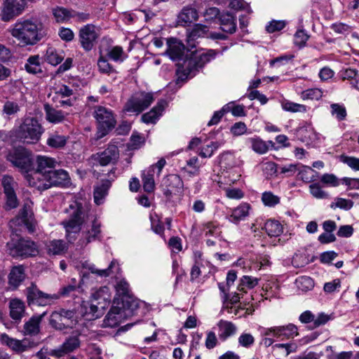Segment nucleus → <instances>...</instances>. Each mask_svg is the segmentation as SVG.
Masks as SVG:
<instances>
[{
  "label": "nucleus",
  "mask_w": 359,
  "mask_h": 359,
  "mask_svg": "<svg viewBox=\"0 0 359 359\" xmlns=\"http://www.w3.org/2000/svg\"><path fill=\"white\" fill-rule=\"evenodd\" d=\"M332 114L335 115L336 118L339 121L345 119L346 116V111L344 107L339 105V104H332L331 105Z\"/></svg>",
  "instance_id": "obj_63"
},
{
  "label": "nucleus",
  "mask_w": 359,
  "mask_h": 359,
  "mask_svg": "<svg viewBox=\"0 0 359 359\" xmlns=\"http://www.w3.org/2000/svg\"><path fill=\"white\" fill-rule=\"evenodd\" d=\"M264 229L271 237H278L283 232V225L276 219L267 220L264 224Z\"/></svg>",
  "instance_id": "obj_42"
},
{
  "label": "nucleus",
  "mask_w": 359,
  "mask_h": 359,
  "mask_svg": "<svg viewBox=\"0 0 359 359\" xmlns=\"http://www.w3.org/2000/svg\"><path fill=\"white\" fill-rule=\"evenodd\" d=\"M101 237V223L97 219H94L89 229L82 232V238L79 242L81 245H86L88 243L99 240Z\"/></svg>",
  "instance_id": "obj_21"
},
{
  "label": "nucleus",
  "mask_w": 359,
  "mask_h": 359,
  "mask_svg": "<svg viewBox=\"0 0 359 359\" xmlns=\"http://www.w3.org/2000/svg\"><path fill=\"white\" fill-rule=\"evenodd\" d=\"M25 178L30 187L39 191H44L50 188V182L48 179V172L33 171L31 174L27 173Z\"/></svg>",
  "instance_id": "obj_17"
},
{
  "label": "nucleus",
  "mask_w": 359,
  "mask_h": 359,
  "mask_svg": "<svg viewBox=\"0 0 359 359\" xmlns=\"http://www.w3.org/2000/svg\"><path fill=\"white\" fill-rule=\"evenodd\" d=\"M100 34L98 29L93 24H87L81 27L79 32V39L81 46L84 50L90 51L97 39Z\"/></svg>",
  "instance_id": "obj_11"
},
{
  "label": "nucleus",
  "mask_w": 359,
  "mask_h": 359,
  "mask_svg": "<svg viewBox=\"0 0 359 359\" xmlns=\"http://www.w3.org/2000/svg\"><path fill=\"white\" fill-rule=\"evenodd\" d=\"M67 141L66 136L54 133L49 135L46 143L51 148L60 149L65 146Z\"/></svg>",
  "instance_id": "obj_45"
},
{
  "label": "nucleus",
  "mask_w": 359,
  "mask_h": 359,
  "mask_svg": "<svg viewBox=\"0 0 359 359\" xmlns=\"http://www.w3.org/2000/svg\"><path fill=\"white\" fill-rule=\"evenodd\" d=\"M198 15L196 8L191 6L184 7L177 16V23L180 26H189L198 20Z\"/></svg>",
  "instance_id": "obj_24"
},
{
  "label": "nucleus",
  "mask_w": 359,
  "mask_h": 359,
  "mask_svg": "<svg viewBox=\"0 0 359 359\" xmlns=\"http://www.w3.org/2000/svg\"><path fill=\"white\" fill-rule=\"evenodd\" d=\"M56 163V161L53 158L38 156L36 159V168L34 171L49 172V170H53L55 167Z\"/></svg>",
  "instance_id": "obj_37"
},
{
  "label": "nucleus",
  "mask_w": 359,
  "mask_h": 359,
  "mask_svg": "<svg viewBox=\"0 0 359 359\" xmlns=\"http://www.w3.org/2000/svg\"><path fill=\"white\" fill-rule=\"evenodd\" d=\"M79 287L76 285H68L62 287L58 294H47L38 289L36 285L32 284L26 289V296L28 304L45 306L52 304L60 297H74L79 292Z\"/></svg>",
  "instance_id": "obj_2"
},
{
  "label": "nucleus",
  "mask_w": 359,
  "mask_h": 359,
  "mask_svg": "<svg viewBox=\"0 0 359 359\" xmlns=\"http://www.w3.org/2000/svg\"><path fill=\"white\" fill-rule=\"evenodd\" d=\"M283 110L292 113H303L306 111V107L304 104H297L290 100H283L281 102Z\"/></svg>",
  "instance_id": "obj_49"
},
{
  "label": "nucleus",
  "mask_w": 359,
  "mask_h": 359,
  "mask_svg": "<svg viewBox=\"0 0 359 359\" xmlns=\"http://www.w3.org/2000/svg\"><path fill=\"white\" fill-rule=\"evenodd\" d=\"M32 216V203L26 202L19 212V217L21 222L27 226L29 232L34 231V226L30 221Z\"/></svg>",
  "instance_id": "obj_34"
},
{
  "label": "nucleus",
  "mask_w": 359,
  "mask_h": 359,
  "mask_svg": "<svg viewBox=\"0 0 359 359\" xmlns=\"http://www.w3.org/2000/svg\"><path fill=\"white\" fill-rule=\"evenodd\" d=\"M25 278V273L23 266H14L8 275V284L13 289H16L23 282Z\"/></svg>",
  "instance_id": "obj_31"
},
{
  "label": "nucleus",
  "mask_w": 359,
  "mask_h": 359,
  "mask_svg": "<svg viewBox=\"0 0 359 359\" xmlns=\"http://www.w3.org/2000/svg\"><path fill=\"white\" fill-rule=\"evenodd\" d=\"M108 57L115 62H123L126 58L121 46H116L111 48L107 53Z\"/></svg>",
  "instance_id": "obj_51"
},
{
  "label": "nucleus",
  "mask_w": 359,
  "mask_h": 359,
  "mask_svg": "<svg viewBox=\"0 0 359 359\" xmlns=\"http://www.w3.org/2000/svg\"><path fill=\"white\" fill-rule=\"evenodd\" d=\"M77 323V316L74 310L60 309L53 312L50 317V325L60 331L72 328Z\"/></svg>",
  "instance_id": "obj_9"
},
{
  "label": "nucleus",
  "mask_w": 359,
  "mask_h": 359,
  "mask_svg": "<svg viewBox=\"0 0 359 359\" xmlns=\"http://www.w3.org/2000/svg\"><path fill=\"white\" fill-rule=\"evenodd\" d=\"M53 14L57 22H63L71 18V11L62 7H57L53 10Z\"/></svg>",
  "instance_id": "obj_53"
},
{
  "label": "nucleus",
  "mask_w": 359,
  "mask_h": 359,
  "mask_svg": "<svg viewBox=\"0 0 359 359\" xmlns=\"http://www.w3.org/2000/svg\"><path fill=\"white\" fill-rule=\"evenodd\" d=\"M263 336H272L276 338L290 339L298 336V328L292 324L289 323L283 326H274L268 328H263L262 332Z\"/></svg>",
  "instance_id": "obj_12"
},
{
  "label": "nucleus",
  "mask_w": 359,
  "mask_h": 359,
  "mask_svg": "<svg viewBox=\"0 0 359 359\" xmlns=\"http://www.w3.org/2000/svg\"><path fill=\"white\" fill-rule=\"evenodd\" d=\"M248 141L250 143L252 150L259 154L266 153L269 149V146H273L272 141L265 142L259 137H250Z\"/></svg>",
  "instance_id": "obj_36"
},
{
  "label": "nucleus",
  "mask_w": 359,
  "mask_h": 359,
  "mask_svg": "<svg viewBox=\"0 0 359 359\" xmlns=\"http://www.w3.org/2000/svg\"><path fill=\"white\" fill-rule=\"evenodd\" d=\"M1 184L4 187V194L14 192L18 187L17 182L13 177L9 175L3 176Z\"/></svg>",
  "instance_id": "obj_54"
},
{
  "label": "nucleus",
  "mask_w": 359,
  "mask_h": 359,
  "mask_svg": "<svg viewBox=\"0 0 359 359\" xmlns=\"http://www.w3.org/2000/svg\"><path fill=\"white\" fill-rule=\"evenodd\" d=\"M67 245L63 240H53L47 244L49 255H62L67 250Z\"/></svg>",
  "instance_id": "obj_43"
},
{
  "label": "nucleus",
  "mask_w": 359,
  "mask_h": 359,
  "mask_svg": "<svg viewBox=\"0 0 359 359\" xmlns=\"http://www.w3.org/2000/svg\"><path fill=\"white\" fill-rule=\"evenodd\" d=\"M9 310L11 318L19 323L25 313V303L19 299H13L9 302Z\"/></svg>",
  "instance_id": "obj_26"
},
{
  "label": "nucleus",
  "mask_w": 359,
  "mask_h": 359,
  "mask_svg": "<svg viewBox=\"0 0 359 359\" xmlns=\"http://www.w3.org/2000/svg\"><path fill=\"white\" fill-rule=\"evenodd\" d=\"M259 282V279L255 277L249 276H244L241 279V284L238 287V290L240 292H244L245 291V287H247L248 289H252L256 285H257Z\"/></svg>",
  "instance_id": "obj_50"
},
{
  "label": "nucleus",
  "mask_w": 359,
  "mask_h": 359,
  "mask_svg": "<svg viewBox=\"0 0 359 359\" xmlns=\"http://www.w3.org/2000/svg\"><path fill=\"white\" fill-rule=\"evenodd\" d=\"M325 353L328 359H350L353 356L352 351H343L336 355H333L332 348L330 346L326 347Z\"/></svg>",
  "instance_id": "obj_60"
},
{
  "label": "nucleus",
  "mask_w": 359,
  "mask_h": 359,
  "mask_svg": "<svg viewBox=\"0 0 359 359\" xmlns=\"http://www.w3.org/2000/svg\"><path fill=\"white\" fill-rule=\"evenodd\" d=\"M353 206V202L351 200L345 199L343 198H336L335 203L330 205L332 208H339L344 210H349Z\"/></svg>",
  "instance_id": "obj_56"
},
{
  "label": "nucleus",
  "mask_w": 359,
  "mask_h": 359,
  "mask_svg": "<svg viewBox=\"0 0 359 359\" xmlns=\"http://www.w3.org/2000/svg\"><path fill=\"white\" fill-rule=\"evenodd\" d=\"M209 31L208 27L201 25L196 24L193 28L187 31V43L191 48L195 47V41L199 38L205 37Z\"/></svg>",
  "instance_id": "obj_25"
},
{
  "label": "nucleus",
  "mask_w": 359,
  "mask_h": 359,
  "mask_svg": "<svg viewBox=\"0 0 359 359\" xmlns=\"http://www.w3.org/2000/svg\"><path fill=\"white\" fill-rule=\"evenodd\" d=\"M0 341L2 344L8 346L17 353H22L29 347V343L27 341L11 338L5 333L1 334Z\"/></svg>",
  "instance_id": "obj_23"
},
{
  "label": "nucleus",
  "mask_w": 359,
  "mask_h": 359,
  "mask_svg": "<svg viewBox=\"0 0 359 359\" xmlns=\"http://www.w3.org/2000/svg\"><path fill=\"white\" fill-rule=\"evenodd\" d=\"M25 69L28 73L36 74L42 72L39 55H31L25 65Z\"/></svg>",
  "instance_id": "obj_44"
},
{
  "label": "nucleus",
  "mask_w": 359,
  "mask_h": 359,
  "mask_svg": "<svg viewBox=\"0 0 359 359\" xmlns=\"http://www.w3.org/2000/svg\"><path fill=\"white\" fill-rule=\"evenodd\" d=\"M161 187L167 198H170L183 188V182L178 175L170 174L163 178Z\"/></svg>",
  "instance_id": "obj_13"
},
{
  "label": "nucleus",
  "mask_w": 359,
  "mask_h": 359,
  "mask_svg": "<svg viewBox=\"0 0 359 359\" xmlns=\"http://www.w3.org/2000/svg\"><path fill=\"white\" fill-rule=\"evenodd\" d=\"M46 312L33 315L23 325L22 333L27 336H36L41 332V323L46 316Z\"/></svg>",
  "instance_id": "obj_20"
},
{
  "label": "nucleus",
  "mask_w": 359,
  "mask_h": 359,
  "mask_svg": "<svg viewBox=\"0 0 359 359\" xmlns=\"http://www.w3.org/2000/svg\"><path fill=\"white\" fill-rule=\"evenodd\" d=\"M11 34L22 46H33L47 35V29L36 20H18L11 29Z\"/></svg>",
  "instance_id": "obj_1"
},
{
  "label": "nucleus",
  "mask_w": 359,
  "mask_h": 359,
  "mask_svg": "<svg viewBox=\"0 0 359 359\" xmlns=\"http://www.w3.org/2000/svg\"><path fill=\"white\" fill-rule=\"evenodd\" d=\"M216 52L214 50H208L206 52L201 53L191 52V57L184 61V65L192 67L194 69L203 67L206 63L214 59Z\"/></svg>",
  "instance_id": "obj_18"
},
{
  "label": "nucleus",
  "mask_w": 359,
  "mask_h": 359,
  "mask_svg": "<svg viewBox=\"0 0 359 359\" xmlns=\"http://www.w3.org/2000/svg\"><path fill=\"white\" fill-rule=\"evenodd\" d=\"M286 25L283 20H272L266 27V29L269 33H273L275 32L282 30Z\"/></svg>",
  "instance_id": "obj_64"
},
{
  "label": "nucleus",
  "mask_w": 359,
  "mask_h": 359,
  "mask_svg": "<svg viewBox=\"0 0 359 359\" xmlns=\"http://www.w3.org/2000/svg\"><path fill=\"white\" fill-rule=\"evenodd\" d=\"M97 67L100 72L112 75L113 80L116 79V71L103 56H100L97 60Z\"/></svg>",
  "instance_id": "obj_47"
},
{
  "label": "nucleus",
  "mask_w": 359,
  "mask_h": 359,
  "mask_svg": "<svg viewBox=\"0 0 359 359\" xmlns=\"http://www.w3.org/2000/svg\"><path fill=\"white\" fill-rule=\"evenodd\" d=\"M314 260V250L312 245L299 250L295 253L293 257V262L296 263L298 266H304Z\"/></svg>",
  "instance_id": "obj_27"
},
{
  "label": "nucleus",
  "mask_w": 359,
  "mask_h": 359,
  "mask_svg": "<svg viewBox=\"0 0 359 359\" xmlns=\"http://www.w3.org/2000/svg\"><path fill=\"white\" fill-rule=\"evenodd\" d=\"M93 116L98 124L97 139H101L107 135L116 126V120L112 111L104 107H95Z\"/></svg>",
  "instance_id": "obj_6"
},
{
  "label": "nucleus",
  "mask_w": 359,
  "mask_h": 359,
  "mask_svg": "<svg viewBox=\"0 0 359 359\" xmlns=\"http://www.w3.org/2000/svg\"><path fill=\"white\" fill-rule=\"evenodd\" d=\"M9 254L13 257L35 256L38 253L36 244L26 239H20L16 243H8Z\"/></svg>",
  "instance_id": "obj_10"
},
{
  "label": "nucleus",
  "mask_w": 359,
  "mask_h": 359,
  "mask_svg": "<svg viewBox=\"0 0 359 359\" xmlns=\"http://www.w3.org/2000/svg\"><path fill=\"white\" fill-rule=\"evenodd\" d=\"M167 46L164 55H168L172 60L184 62L188 60L187 55L184 56L186 48L181 41L175 38H170L167 40Z\"/></svg>",
  "instance_id": "obj_15"
},
{
  "label": "nucleus",
  "mask_w": 359,
  "mask_h": 359,
  "mask_svg": "<svg viewBox=\"0 0 359 359\" xmlns=\"http://www.w3.org/2000/svg\"><path fill=\"white\" fill-rule=\"evenodd\" d=\"M93 299L97 302L100 308H104L107 302H110V293L108 287H102L92 294Z\"/></svg>",
  "instance_id": "obj_41"
},
{
  "label": "nucleus",
  "mask_w": 359,
  "mask_h": 359,
  "mask_svg": "<svg viewBox=\"0 0 359 359\" xmlns=\"http://www.w3.org/2000/svg\"><path fill=\"white\" fill-rule=\"evenodd\" d=\"M111 180L110 178L103 180L102 184L96 187L94 189V201L97 205L103 203L104 197L107 195L108 190L111 187Z\"/></svg>",
  "instance_id": "obj_35"
},
{
  "label": "nucleus",
  "mask_w": 359,
  "mask_h": 359,
  "mask_svg": "<svg viewBox=\"0 0 359 359\" xmlns=\"http://www.w3.org/2000/svg\"><path fill=\"white\" fill-rule=\"evenodd\" d=\"M339 76L343 81L347 80L352 88L359 90V74L357 69L353 68L343 69L339 72Z\"/></svg>",
  "instance_id": "obj_29"
},
{
  "label": "nucleus",
  "mask_w": 359,
  "mask_h": 359,
  "mask_svg": "<svg viewBox=\"0 0 359 359\" xmlns=\"http://www.w3.org/2000/svg\"><path fill=\"white\" fill-rule=\"evenodd\" d=\"M126 310L118 306H112L104 320L106 327H114L126 319Z\"/></svg>",
  "instance_id": "obj_19"
},
{
  "label": "nucleus",
  "mask_w": 359,
  "mask_h": 359,
  "mask_svg": "<svg viewBox=\"0 0 359 359\" xmlns=\"http://www.w3.org/2000/svg\"><path fill=\"white\" fill-rule=\"evenodd\" d=\"M295 285L299 290L306 292L314 286L313 279L309 276H300L295 280Z\"/></svg>",
  "instance_id": "obj_48"
},
{
  "label": "nucleus",
  "mask_w": 359,
  "mask_h": 359,
  "mask_svg": "<svg viewBox=\"0 0 359 359\" xmlns=\"http://www.w3.org/2000/svg\"><path fill=\"white\" fill-rule=\"evenodd\" d=\"M46 120L52 123H61L65 120L66 114L62 110H57L49 104L43 106Z\"/></svg>",
  "instance_id": "obj_33"
},
{
  "label": "nucleus",
  "mask_w": 359,
  "mask_h": 359,
  "mask_svg": "<svg viewBox=\"0 0 359 359\" xmlns=\"http://www.w3.org/2000/svg\"><path fill=\"white\" fill-rule=\"evenodd\" d=\"M120 151L114 144H109L103 150L93 154L89 158V161L93 166L112 165L111 169L107 173L109 178L114 180L116 177L117 168L114 166L118 161Z\"/></svg>",
  "instance_id": "obj_5"
},
{
  "label": "nucleus",
  "mask_w": 359,
  "mask_h": 359,
  "mask_svg": "<svg viewBox=\"0 0 359 359\" xmlns=\"http://www.w3.org/2000/svg\"><path fill=\"white\" fill-rule=\"evenodd\" d=\"M298 177L306 183H311L309 185L310 192L314 195V171L309 166L301 165L299 170Z\"/></svg>",
  "instance_id": "obj_38"
},
{
  "label": "nucleus",
  "mask_w": 359,
  "mask_h": 359,
  "mask_svg": "<svg viewBox=\"0 0 359 359\" xmlns=\"http://www.w3.org/2000/svg\"><path fill=\"white\" fill-rule=\"evenodd\" d=\"M25 2L23 0H5L1 19L4 21H9L20 15L25 9Z\"/></svg>",
  "instance_id": "obj_16"
},
{
  "label": "nucleus",
  "mask_w": 359,
  "mask_h": 359,
  "mask_svg": "<svg viewBox=\"0 0 359 359\" xmlns=\"http://www.w3.org/2000/svg\"><path fill=\"white\" fill-rule=\"evenodd\" d=\"M265 290L266 298L276 297L279 292V286L275 282H269L263 286Z\"/></svg>",
  "instance_id": "obj_59"
},
{
  "label": "nucleus",
  "mask_w": 359,
  "mask_h": 359,
  "mask_svg": "<svg viewBox=\"0 0 359 359\" xmlns=\"http://www.w3.org/2000/svg\"><path fill=\"white\" fill-rule=\"evenodd\" d=\"M62 52L56 50L53 47H48L46 53V61L49 64L55 66L60 64L63 60Z\"/></svg>",
  "instance_id": "obj_46"
},
{
  "label": "nucleus",
  "mask_w": 359,
  "mask_h": 359,
  "mask_svg": "<svg viewBox=\"0 0 359 359\" xmlns=\"http://www.w3.org/2000/svg\"><path fill=\"white\" fill-rule=\"evenodd\" d=\"M43 133V129L38 120L34 117L25 118L22 123L14 130L16 139L24 144H36Z\"/></svg>",
  "instance_id": "obj_4"
},
{
  "label": "nucleus",
  "mask_w": 359,
  "mask_h": 359,
  "mask_svg": "<svg viewBox=\"0 0 359 359\" xmlns=\"http://www.w3.org/2000/svg\"><path fill=\"white\" fill-rule=\"evenodd\" d=\"M219 20L221 28L224 32L229 34H233L236 32V19L232 15L229 13L222 14L219 18Z\"/></svg>",
  "instance_id": "obj_39"
},
{
  "label": "nucleus",
  "mask_w": 359,
  "mask_h": 359,
  "mask_svg": "<svg viewBox=\"0 0 359 359\" xmlns=\"http://www.w3.org/2000/svg\"><path fill=\"white\" fill-rule=\"evenodd\" d=\"M20 111V106L16 102L6 101L3 107V113L8 116L17 114Z\"/></svg>",
  "instance_id": "obj_58"
},
{
  "label": "nucleus",
  "mask_w": 359,
  "mask_h": 359,
  "mask_svg": "<svg viewBox=\"0 0 359 359\" xmlns=\"http://www.w3.org/2000/svg\"><path fill=\"white\" fill-rule=\"evenodd\" d=\"M165 101L160 100L156 105L149 112L142 116V121L145 123H156L159 117L161 116L164 109Z\"/></svg>",
  "instance_id": "obj_28"
},
{
  "label": "nucleus",
  "mask_w": 359,
  "mask_h": 359,
  "mask_svg": "<svg viewBox=\"0 0 359 359\" xmlns=\"http://www.w3.org/2000/svg\"><path fill=\"white\" fill-rule=\"evenodd\" d=\"M143 189L146 192L151 193L155 188L154 172L153 168L144 170L142 174Z\"/></svg>",
  "instance_id": "obj_40"
},
{
  "label": "nucleus",
  "mask_w": 359,
  "mask_h": 359,
  "mask_svg": "<svg viewBox=\"0 0 359 359\" xmlns=\"http://www.w3.org/2000/svg\"><path fill=\"white\" fill-rule=\"evenodd\" d=\"M114 268L118 269V264L116 260H112L107 269L100 270L97 269L95 266H92L89 268V269L93 273H95L102 277H107L114 273Z\"/></svg>",
  "instance_id": "obj_52"
},
{
  "label": "nucleus",
  "mask_w": 359,
  "mask_h": 359,
  "mask_svg": "<svg viewBox=\"0 0 359 359\" xmlns=\"http://www.w3.org/2000/svg\"><path fill=\"white\" fill-rule=\"evenodd\" d=\"M154 101V94L144 91L133 93L124 105V111L130 113L140 114L147 109Z\"/></svg>",
  "instance_id": "obj_7"
},
{
  "label": "nucleus",
  "mask_w": 359,
  "mask_h": 359,
  "mask_svg": "<svg viewBox=\"0 0 359 359\" xmlns=\"http://www.w3.org/2000/svg\"><path fill=\"white\" fill-rule=\"evenodd\" d=\"M7 160L26 174L32 170L33 162L31 153L22 147H14L9 151Z\"/></svg>",
  "instance_id": "obj_8"
},
{
  "label": "nucleus",
  "mask_w": 359,
  "mask_h": 359,
  "mask_svg": "<svg viewBox=\"0 0 359 359\" xmlns=\"http://www.w3.org/2000/svg\"><path fill=\"white\" fill-rule=\"evenodd\" d=\"M217 325L219 329V337L222 341L234 335L237 330L236 326L233 323L224 320H220Z\"/></svg>",
  "instance_id": "obj_30"
},
{
  "label": "nucleus",
  "mask_w": 359,
  "mask_h": 359,
  "mask_svg": "<svg viewBox=\"0 0 359 359\" xmlns=\"http://www.w3.org/2000/svg\"><path fill=\"white\" fill-rule=\"evenodd\" d=\"M240 346L245 348H250L255 343L254 337L250 333H242L238 339Z\"/></svg>",
  "instance_id": "obj_61"
},
{
  "label": "nucleus",
  "mask_w": 359,
  "mask_h": 359,
  "mask_svg": "<svg viewBox=\"0 0 359 359\" xmlns=\"http://www.w3.org/2000/svg\"><path fill=\"white\" fill-rule=\"evenodd\" d=\"M250 210V205L247 203L240 204L234 208L229 216L231 222L237 224L241 220H244L248 215Z\"/></svg>",
  "instance_id": "obj_32"
},
{
  "label": "nucleus",
  "mask_w": 359,
  "mask_h": 359,
  "mask_svg": "<svg viewBox=\"0 0 359 359\" xmlns=\"http://www.w3.org/2000/svg\"><path fill=\"white\" fill-rule=\"evenodd\" d=\"M339 161L354 171H359V158L341 154L339 156Z\"/></svg>",
  "instance_id": "obj_55"
},
{
  "label": "nucleus",
  "mask_w": 359,
  "mask_h": 359,
  "mask_svg": "<svg viewBox=\"0 0 359 359\" xmlns=\"http://www.w3.org/2000/svg\"><path fill=\"white\" fill-rule=\"evenodd\" d=\"M48 179L50 182V187L57 186L64 187L70 182L69 173L62 169L49 170Z\"/></svg>",
  "instance_id": "obj_22"
},
{
  "label": "nucleus",
  "mask_w": 359,
  "mask_h": 359,
  "mask_svg": "<svg viewBox=\"0 0 359 359\" xmlns=\"http://www.w3.org/2000/svg\"><path fill=\"white\" fill-rule=\"evenodd\" d=\"M69 218L62 222L65 229V237L69 243H73L78 238L84 222V214L81 204L74 201L67 210Z\"/></svg>",
  "instance_id": "obj_3"
},
{
  "label": "nucleus",
  "mask_w": 359,
  "mask_h": 359,
  "mask_svg": "<svg viewBox=\"0 0 359 359\" xmlns=\"http://www.w3.org/2000/svg\"><path fill=\"white\" fill-rule=\"evenodd\" d=\"M320 181L322 184L328 187H337L339 185V180L334 174H324L320 178Z\"/></svg>",
  "instance_id": "obj_57"
},
{
  "label": "nucleus",
  "mask_w": 359,
  "mask_h": 359,
  "mask_svg": "<svg viewBox=\"0 0 359 359\" xmlns=\"http://www.w3.org/2000/svg\"><path fill=\"white\" fill-rule=\"evenodd\" d=\"M262 200L265 205L274 206L279 203L280 199L271 192H264L262 194Z\"/></svg>",
  "instance_id": "obj_62"
},
{
  "label": "nucleus",
  "mask_w": 359,
  "mask_h": 359,
  "mask_svg": "<svg viewBox=\"0 0 359 359\" xmlns=\"http://www.w3.org/2000/svg\"><path fill=\"white\" fill-rule=\"evenodd\" d=\"M79 336V333H75L68 337L61 346L51 350L50 355L60 358L78 349L81 346Z\"/></svg>",
  "instance_id": "obj_14"
}]
</instances>
